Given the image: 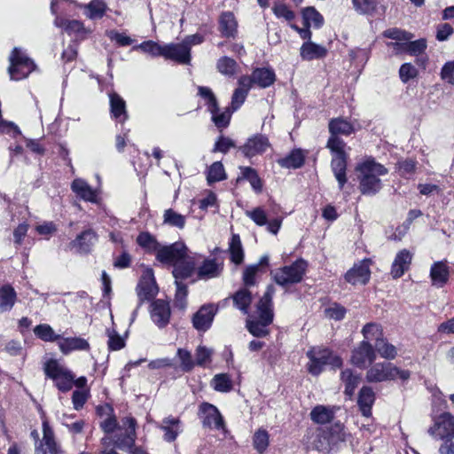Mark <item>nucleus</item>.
<instances>
[{
  "label": "nucleus",
  "mask_w": 454,
  "mask_h": 454,
  "mask_svg": "<svg viewBox=\"0 0 454 454\" xmlns=\"http://www.w3.org/2000/svg\"><path fill=\"white\" fill-rule=\"evenodd\" d=\"M156 259L161 263L172 264L175 279H186L195 272L196 261L187 254V247L182 242L160 246Z\"/></svg>",
  "instance_id": "f257e3e1"
},
{
  "label": "nucleus",
  "mask_w": 454,
  "mask_h": 454,
  "mask_svg": "<svg viewBox=\"0 0 454 454\" xmlns=\"http://www.w3.org/2000/svg\"><path fill=\"white\" fill-rule=\"evenodd\" d=\"M356 170L359 173L360 192L364 195H374L379 192L382 188L380 176L388 173L383 165L374 160H367L357 165Z\"/></svg>",
  "instance_id": "f03ea898"
},
{
  "label": "nucleus",
  "mask_w": 454,
  "mask_h": 454,
  "mask_svg": "<svg viewBox=\"0 0 454 454\" xmlns=\"http://www.w3.org/2000/svg\"><path fill=\"white\" fill-rule=\"evenodd\" d=\"M274 294V287L269 286L263 296L257 304L256 313L258 319H248L247 328L255 337H263L268 334L267 325L273 320V309L271 299Z\"/></svg>",
  "instance_id": "7ed1b4c3"
},
{
  "label": "nucleus",
  "mask_w": 454,
  "mask_h": 454,
  "mask_svg": "<svg viewBox=\"0 0 454 454\" xmlns=\"http://www.w3.org/2000/svg\"><path fill=\"white\" fill-rule=\"evenodd\" d=\"M45 376L51 379L61 392H68L74 386V373L59 360L51 358L43 363Z\"/></svg>",
  "instance_id": "20e7f679"
},
{
  "label": "nucleus",
  "mask_w": 454,
  "mask_h": 454,
  "mask_svg": "<svg viewBox=\"0 0 454 454\" xmlns=\"http://www.w3.org/2000/svg\"><path fill=\"white\" fill-rule=\"evenodd\" d=\"M411 372L401 370L395 364L387 362L377 363L366 372L365 379L370 383L395 380L399 378L403 381L409 380Z\"/></svg>",
  "instance_id": "39448f33"
},
{
  "label": "nucleus",
  "mask_w": 454,
  "mask_h": 454,
  "mask_svg": "<svg viewBox=\"0 0 454 454\" xmlns=\"http://www.w3.org/2000/svg\"><path fill=\"white\" fill-rule=\"evenodd\" d=\"M9 60L8 71L12 80L20 81L27 77L35 67L34 61L20 48L12 50Z\"/></svg>",
  "instance_id": "423d86ee"
},
{
  "label": "nucleus",
  "mask_w": 454,
  "mask_h": 454,
  "mask_svg": "<svg viewBox=\"0 0 454 454\" xmlns=\"http://www.w3.org/2000/svg\"><path fill=\"white\" fill-rule=\"evenodd\" d=\"M345 146L346 143L343 140L333 138L331 141H327V147L335 153L334 158L332 160L331 167L340 189H342L347 182V154L344 151Z\"/></svg>",
  "instance_id": "0eeeda50"
},
{
  "label": "nucleus",
  "mask_w": 454,
  "mask_h": 454,
  "mask_svg": "<svg viewBox=\"0 0 454 454\" xmlns=\"http://www.w3.org/2000/svg\"><path fill=\"white\" fill-rule=\"evenodd\" d=\"M43 438L35 444V454H62L63 450L57 442L53 428L46 419L42 422Z\"/></svg>",
  "instance_id": "6e6552de"
},
{
  "label": "nucleus",
  "mask_w": 454,
  "mask_h": 454,
  "mask_svg": "<svg viewBox=\"0 0 454 454\" xmlns=\"http://www.w3.org/2000/svg\"><path fill=\"white\" fill-rule=\"evenodd\" d=\"M137 421L133 417H125L121 419V428L125 430L124 434H116L114 443L121 450L129 452L135 446L137 433Z\"/></svg>",
  "instance_id": "1a4fd4ad"
},
{
  "label": "nucleus",
  "mask_w": 454,
  "mask_h": 454,
  "mask_svg": "<svg viewBox=\"0 0 454 454\" xmlns=\"http://www.w3.org/2000/svg\"><path fill=\"white\" fill-rule=\"evenodd\" d=\"M428 434L438 439H453L454 417L449 412H443L435 419L434 426L428 429Z\"/></svg>",
  "instance_id": "9d476101"
},
{
  "label": "nucleus",
  "mask_w": 454,
  "mask_h": 454,
  "mask_svg": "<svg viewBox=\"0 0 454 454\" xmlns=\"http://www.w3.org/2000/svg\"><path fill=\"white\" fill-rule=\"evenodd\" d=\"M199 416L204 427L215 429H222L224 427L219 410L211 403H201L199 408Z\"/></svg>",
  "instance_id": "9b49d317"
},
{
  "label": "nucleus",
  "mask_w": 454,
  "mask_h": 454,
  "mask_svg": "<svg viewBox=\"0 0 454 454\" xmlns=\"http://www.w3.org/2000/svg\"><path fill=\"white\" fill-rule=\"evenodd\" d=\"M140 303L145 300H151L158 293V287L152 269H145L140 278L137 287Z\"/></svg>",
  "instance_id": "f8f14e48"
},
{
  "label": "nucleus",
  "mask_w": 454,
  "mask_h": 454,
  "mask_svg": "<svg viewBox=\"0 0 454 454\" xmlns=\"http://www.w3.org/2000/svg\"><path fill=\"white\" fill-rule=\"evenodd\" d=\"M270 146L269 139L263 135H254L249 137L246 143L239 147V151L247 158H253L256 155L262 154Z\"/></svg>",
  "instance_id": "ddd939ff"
},
{
  "label": "nucleus",
  "mask_w": 454,
  "mask_h": 454,
  "mask_svg": "<svg viewBox=\"0 0 454 454\" xmlns=\"http://www.w3.org/2000/svg\"><path fill=\"white\" fill-rule=\"evenodd\" d=\"M302 20L305 27L298 28L294 26L293 27L298 30L302 39L310 40L311 32L309 27H320L324 22L323 16L314 7H307L302 11Z\"/></svg>",
  "instance_id": "4468645a"
},
{
  "label": "nucleus",
  "mask_w": 454,
  "mask_h": 454,
  "mask_svg": "<svg viewBox=\"0 0 454 454\" xmlns=\"http://www.w3.org/2000/svg\"><path fill=\"white\" fill-rule=\"evenodd\" d=\"M162 57L181 64H189L191 60L190 48L183 43L165 44Z\"/></svg>",
  "instance_id": "2eb2a0df"
},
{
  "label": "nucleus",
  "mask_w": 454,
  "mask_h": 454,
  "mask_svg": "<svg viewBox=\"0 0 454 454\" xmlns=\"http://www.w3.org/2000/svg\"><path fill=\"white\" fill-rule=\"evenodd\" d=\"M376 359L375 350L369 341L363 340L359 346L353 350L351 362L359 368H364L366 363H372Z\"/></svg>",
  "instance_id": "dca6fc26"
},
{
  "label": "nucleus",
  "mask_w": 454,
  "mask_h": 454,
  "mask_svg": "<svg viewBox=\"0 0 454 454\" xmlns=\"http://www.w3.org/2000/svg\"><path fill=\"white\" fill-rule=\"evenodd\" d=\"M216 310L212 304L202 306L192 317L194 328L198 331L206 332L211 326Z\"/></svg>",
  "instance_id": "f3484780"
},
{
  "label": "nucleus",
  "mask_w": 454,
  "mask_h": 454,
  "mask_svg": "<svg viewBox=\"0 0 454 454\" xmlns=\"http://www.w3.org/2000/svg\"><path fill=\"white\" fill-rule=\"evenodd\" d=\"M98 236L96 232L88 229L79 234L75 239L70 243L71 248H74L78 253L88 254L92 247L97 243Z\"/></svg>",
  "instance_id": "a211bd4d"
},
{
  "label": "nucleus",
  "mask_w": 454,
  "mask_h": 454,
  "mask_svg": "<svg viewBox=\"0 0 454 454\" xmlns=\"http://www.w3.org/2000/svg\"><path fill=\"white\" fill-rule=\"evenodd\" d=\"M151 317L159 326L164 327L168 325L170 317V308L167 301L156 300L151 305Z\"/></svg>",
  "instance_id": "6ab92c4d"
},
{
  "label": "nucleus",
  "mask_w": 454,
  "mask_h": 454,
  "mask_svg": "<svg viewBox=\"0 0 454 454\" xmlns=\"http://www.w3.org/2000/svg\"><path fill=\"white\" fill-rule=\"evenodd\" d=\"M73 192L80 199L96 203L98 201V192L93 189L85 180L82 178L74 179L71 184Z\"/></svg>",
  "instance_id": "aec40b11"
},
{
  "label": "nucleus",
  "mask_w": 454,
  "mask_h": 454,
  "mask_svg": "<svg viewBox=\"0 0 454 454\" xmlns=\"http://www.w3.org/2000/svg\"><path fill=\"white\" fill-rule=\"evenodd\" d=\"M412 260V254L403 249L399 251L392 263L391 275L394 278H401L410 268Z\"/></svg>",
  "instance_id": "412c9836"
},
{
  "label": "nucleus",
  "mask_w": 454,
  "mask_h": 454,
  "mask_svg": "<svg viewBox=\"0 0 454 454\" xmlns=\"http://www.w3.org/2000/svg\"><path fill=\"white\" fill-rule=\"evenodd\" d=\"M370 269L369 262L364 261L358 265H355L350 269L345 275V278L348 283L353 285L356 284H366L370 278Z\"/></svg>",
  "instance_id": "4be33fe9"
},
{
  "label": "nucleus",
  "mask_w": 454,
  "mask_h": 454,
  "mask_svg": "<svg viewBox=\"0 0 454 454\" xmlns=\"http://www.w3.org/2000/svg\"><path fill=\"white\" fill-rule=\"evenodd\" d=\"M159 428L164 432L163 439L168 442H174L182 432L180 419L172 416L165 418Z\"/></svg>",
  "instance_id": "5701e85b"
},
{
  "label": "nucleus",
  "mask_w": 454,
  "mask_h": 454,
  "mask_svg": "<svg viewBox=\"0 0 454 454\" xmlns=\"http://www.w3.org/2000/svg\"><path fill=\"white\" fill-rule=\"evenodd\" d=\"M329 132L331 136L328 141H331L333 138L337 140H341L339 136H348L355 131L354 126L343 118H334L329 121Z\"/></svg>",
  "instance_id": "b1692460"
},
{
  "label": "nucleus",
  "mask_w": 454,
  "mask_h": 454,
  "mask_svg": "<svg viewBox=\"0 0 454 454\" xmlns=\"http://www.w3.org/2000/svg\"><path fill=\"white\" fill-rule=\"evenodd\" d=\"M223 270L222 264L215 259H205L203 263L198 267L197 276L200 279H210L220 276Z\"/></svg>",
  "instance_id": "393cba45"
},
{
  "label": "nucleus",
  "mask_w": 454,
  "mask_h": 454,
  "mask_svg": "<svg viewBox=\"0 0 454 454\" xmlns=\"http://www.w3.org/2000/svg\"><path fill=\"white\" fill-rule=\"evenodd\" d=\"M238 22L231 12H223L219 17V30L223 36L235 37L237 35Z\"/></svg>",
  "instance_id": "a878e982"
},
{
  "label": "nucleus",
  "mask_w": 454,
  "mask_h": 454,
  "mask_svg": "<svg viewBox=\"0 0 454 454\" xmlns=\"http://www.w3.org/2000/svg\"><path fill=\"white\" fill-rule=\"evenodd\" d=\"M58 346L63 354H68L75 350H87L90 348L89 342L80 337L62 338L60 336Z\"/></svg>",
  "instance_id": "bb28decb"
},
{
  "label": "nucleus",
  "mask_w": 454,
  "mask_h": 454,
  "mask_svg": "<svg viewBox=\"0 0 454 454\" xmlns=\"http://www.w3.org/2000/svg\"><path fill=\"white\" fill-rule=\"evenodd\" d=\"M449 267L443 262H435L430 270V278L434 286L442 287L449 280Z\"/></svg>",
  "instance_id": "cd10ccee"
},
{
  "label": "nucleus",
  "mask_w": 454,
  "mask_h": 454,
  "mask_svg": "<svg viewBox=\"0 0 454 454\" xmlns=\"http://www.w3.org/2000/svg\"><path fill=\"white\" fill-rule=\"evenodd\" d=\"M109 99L112 117L120 122H124L128 119L125 101L116 93L109 94Z\"/></svg>",
  "instance_id": "c85d7f7f"
},
{
  "label": "nucleus",
  "mask_w": 454,
  "mask_h": 454,
  "mask_svg": "<svg viewBox=\"0 0 454 454\" xmlns=\"http://www.w3.org/2000/svg\"><path fill=\"white\" fill-rule=\"evenodd\" d=\"M84 15L92 20L102 19L108 10L105 0H91L82 6Z\"/></svg>",
  "instance_id": "c756f323"
},
{
  "label": "nucleus",
  "mask_w": 454,
  "mask_h": 454,
  "mask_svg": "<svg viewBox=\"0 0 454 454\" xmlns=\"http://www.w3.org/2000/svg\"><path fill=\"white\" fill-rule=\"evenodd\" d=\"M17 301V293L11 285L0 287V313L11 311Z\"/></svg>",
  "instance_id": "7c9ffc66"
},
{
  "label": "nucleus",
  "mask_w": 454,
  "mask_h": 454,
  "mask_svg": "<svg viewBox=\"0 0 454 454\" xmlns=\"http://www.w3.org/2000/svg\"><path fill=\"white\" fill-rule=\"evenodd\" d=\"M375 400V394L372 387H363L360 389L357 403L363 416L370 417L372 414V406Z\"/></svg>",
  "instance_id": "2f4dec72"
},
{
  "label": "nucleus",
  "mask_w": 454,
  "mask_h": 454,
  "mask_svg": "<svg viewBox=\"0 0 454 454\" xmlns=\"http://www.w3.org/2000/svg\"><path fill=\"white\" fill-rule=\"evenodd\" d=\"M306 267L307 263L302 259L297 260L288 267L286 266V286L289 283L300 282L302 279Z\"/></svg>",
  "instance_id": "473e14b6"
},
{
  "label": "nucleus",
  "mask_w": 454,
  "mask_h": 454,
  "mask_svg": "<svg viewBox=\"0 0 454 454\" xmlns=\"http://www.w3.org/2000/svg\"><path fill=\"white\" fill-rule=\"evenodd\" d=\"M326 49L324 46L314 43L309 40L301 47V56L303 59L312 60L321 59L326 55Z\"/></svg>",
  "instance_id": "72a5a7b5"
},
{
  "label": "nucleus",
  "mask_w": 454,
  "mask_h": 454,
  "mask_svg": "<svg viewBox=\"0 0 454 454\" xmlns=\"http://www.w3.org/2000/svg\"><path fill=\"white\" fill-rule=\"evenodd\" d=\"M228 251L231 262L239 265L244 262V249L239 234H232Z\"/></svg>",
  "instance_id": "f704fd0d"
},
{
  "label": "nucleus",
  "mask_w": 454,
  "mask_h": 454,
  "mask_svg": "<svg viewBox=\"0 0 454 454\" xmlns=\"http://www.w3.org/2000/svg\"><path fill=\"white\" fill-rule=\"evenodd\" d=\"M391 45L401 51L408 52L413 56H418L426 50L427 41L425 39H419L405 43H392Z\"/></svg>",
  "instance_id": "c9c22d12"
},
{
  "label": "nucleus",
  "mask_w": 454,
  "mask_h": 454,
  "mask_svg": "<svg viewBox=\"0 0 454 454\" xmlns=\"http://www.w3.org/2000/svg\"><path fill=\"white\" fill-rule=\"evenodd\" d=\"M324 365L329 364L333 368H340L342 365V360L340 356L333 355L327 348L312 349L309 351Z\"/></svg>",
  "instance_id": "e433bc0d"
},
{
  "label": "nucleus",
  "mask_w": 454,
  "mask_h": 454,
  "mask_svg": "<svg viewBox=\"0 0 454 454\" xmlns=\"http://www.w3.org/2000/svg\"><path fill=\"white\" fill-rule=\"evenodd\" d=\"M232 300L238 309H239L243 314H248L249 306L252 302V295L247 289L242 288L237 291L232 295Z\"/></svg>",
  "instance_id": "4c0bfd02"
},
{
  "label": "nucleus",
  "mask_w": 454,
  "mask_h": 454,
  "mask_svg": "<svg viewBox=\"0 0 454 454\" xmlns=\"http://www.w3.org/2000/svg\"><path fill=\"white\" fill-rule=\"evenodd\" d=\"M233 112L230 107L221 111L218 106L217 110L210 113L211 121L218 129L222 130L229 126Z\"/></svg>",
  "instance_id": "58836bf2"
},
{
  "label": "nucleus",
  "mask_w": 454,
  "mask_h": 454,
  "mask_svg": "<svg viewBox=\"0 0 454 454\" xmlns=\"http://www.w3.org/2000/svg\"><path fill=\"white\" fill-rule=\"evenodd\" d=\"M162 218L164 224L179 230L184 229L186 223V216L177 213L172 208L166 209Z\"/></svg>",
  "instance_id": "ea45409f"
},
{
  "label": "nucleus",
  "mask_w": 454,
  "mask_h": 454,
  "mask_svg": "<svg viewBox=\"0 0 454 454\" xmlns=\"http://www.w3.org/2000/svg\"><path fill=\"white\" fill-rule=\"evenodd\" d=\"M254 84L261 88L271 85L275 80V74L268 68H257L252 73Z\"/></svg>",
  "instance_id": "a19ab883"
},
{
  "label": "nucleus",
  "mask_w": 454,
  "mask_h": 454,
  "mask_svg": "<svg viewBox=\"0 0 454 454\" xmlns=\"http://www.w3.org/2000/svg\"><path fill=\"white\" fill-rule=\"evenodd\" d=\"M311 438H313L311 445L314 449L319 451H325L329 449L331 440L328 432L317 428L312 433Z\"/></svg>",
  "instance_id": "79ce46f5"
},
{
  "label": "nucleus",
  "mask_w": 454,
  "mask_h": 454,
  "mask_svg": "<svg viewBox=\"0 0 454 454\" xmlns=\"http://www.w3.org/2000/svg\"><path fill=\"white\" fill-rule=\"evenodd\" d=\"M198 96L204 100V105L207 106L209 113L217 110L219 106L217 98L209 87L199 86Z\"/></svg>",
  "instance_id": "37998d69"
},
{
  "label": "nucleus",
  "mask_w": 454,
  "mask_h": 454,
  "mask_svg": "<svg viewBox=\"0 0 454 454\" xmlns=\"http://www.w3.org/2000/svg\"><path fill=\"white\" fill-rule=\"evenodd\" d=\"M333 417V410L323 405L316 406L310 412L311 419L317 424L328 423L332 421Z\"/></svg>",
  "instance_id": "c03bdc74"
},
{
  "label": "nucleus",
  "mask_w": 454,
  "mask_h": 454,
  "mask_svg": "<svg viewBox=\"0 0 454 454\" xmlns=\"http://www.w3.org/2000/svg\"><path fill=\"white\" fill-rule=\"evenodd\" d=\"M374 350H376L380 356L385 359L392 360L397 356L396 348L388 343L384 338L377 340L374 344Z\"/></svg>",
  "instance_id": "a18cd8bd"
},
{
  "label": "nucleus",
  "mask_w": 454,
  "mask_h": 454,
  "mask_svg": "<svg viewBox=\"0 0 454 454\" xmlns=\"http://www.w3.org/2000/svg\"><path fill=\"white\" fill-rule=\"evenodd\" d=\"M34 333L35 334L36 337H38L43 341H59L60 339V335L55 333L52 327L47 324H42L35 326L34 329Z\"/></svg>",
  "instance_id": "49530a36"
},
{
  "label": "nucleus",
  "mask_w": 454,
  "mask_h": 454,
  "mask_svg": "<svg viewBox=\"0 0 454 454\" xmlns=\"http://www.w3.org/2000/svg\"><path fill=\"white\" fill-rule=\"evenodd\" d=\"M227 178L223 165L221 161L214 162L207 171V180L209 184Z\"/></svg>",
  "instance_id": "de8ad7c7"
},
{
  "label": "nucleus",
  "mask_w": 454,
  "mask_h": 454,
  "mask_svg": "<svg viewBox=\"0 0 454 454\" xmlns=\"http://www.w3.org/2000/svg\"><path fill=\"white\" fill-rule=\"evenodd\" d=\"M211 385L215 391L228 393L232 389V381L227 373H219L214 376Z\"/></svg>",
  "instance_id": "09e8293b"
},
{
  "label": "nucleus",
  "mask_w": 454,
  "mask_h": 454,
  "mask_svg": "<svg viewBox=\"0 0 454 454\" xmlns=\"http://www.w3.org/2000/svg\"><path fill=\"white\" fill-rule=\"evenodd\" d=\"M242 178L247 180L255 192H262V181L255 169L250 167H240Z\"/></svg>",
  "instance_id": "8fccbe9b"
},
{
  "label": "nucleus",
  "mask_w": 454,
  "mask_h": 454,
  "mask_svg": "<svg viewBox=\"0 0 454 454\" xmlns=\"http://www.w3.org/2000/svg\"><path fill=\"white\" fill-rule=\"evenodd\" d=\"M216 68L222 74L232 76L236 74L238 64L233 59L224 56L217 60Z\"/></svg>",
  "instance_id": "3c124183"
},
{
  "label": "nucleus",
  "mask_w": 454,
  "mask_h": 454,
  "mask_svg": "<svg viewBox=\"0 0 454 454\" xmlns=\"http://www.w3.org/2000/svg\"><path fill=\"white\" fill-rule=\"evenodd\" d=\"M341 380L345 384V394L351 396L360 382V378L354 375L351 370L346 369L341 372Z\"/></svg>",
  "instance_id": "603ef678"
},
{
  "label": "nucleus",
  "mask_w": 454,
  "mask_h": 454,
  "mask_svg": "<svg viewBox=\"0 0 454 454\" xmlns=\"http://www.w3.org/2000/svg\"><path fill=\"white\" fill-rule=\"evenodd\" d=\"M306 153L301 149L293 150L287 156H286V168H301L305 162Z\"/></svg>",
  "instance_id": "864d4df0"
},
{
  "label": "nucleus",
  "mask_w": 454,
  "mask_h": 454,
  "mask_svg": "<svg viewBox=\"0 0 454 454\" xmlns=\"http://www.w3.org/2000/svg\"><path fill=\"white\" fill-rule=\"evenodd\" d=\"M214 350L206 346L200 345L195 350V364L205 367L212 362Z\"/></svg>",
  "instance_id": "5fc2aeb1"
},
{
  "label": "nucleus",
  "mask_w": 454,
  "mask_h": 454,
  "mask_svg": "<svg viewBox=\"0 0 454 454\" xmlns=\"http://www.w3.org/2000/svg\"><path fill=\"white\" fill-rule=\"evenodd\" d=\"M133 50H139L144 53L151 55L152 57H159L162 56L163 45H160L154 41L149 40L134 46Z\"/></svg>",
  "instance_id": "6e6d98bb"
},
{
  "label": "nucleus",
  "mask_w": 454,
  "mask_h": 454,
  "mask_svg": "<svg viewBox=\"0 0 454 454\" xmlns=\"http://www.w3.org/2000/svg\"><path fill=\"white\" fill-rule=\"evenodd\" d=\"M137 242L141 247L150 252L157 253L160 247L156 239L149 232H141L137 238Z\"/></svg>",
  "instance_id": "4d7b16f0"
},
{
  "label": "nucleus",
  "mask_w": 454,
  "mask_h": 454,
  "mask_svg": "<svg viewBox=\"0 0 454 454\" xmlns=\"http://www.w3.org/2000/svg\"><path fill=\"white\" fill-rule=\"evenodd\" d=\"M366 341L380 340L383 338L381 326L376 323L366 324L362 330Z\"/></svg>",
  "instance_id": "13d9d810"
},
{
  "label": "nucleus",
  "mask_w": 454,
  "mask_h": 454,
  "mask_svg": "<svg viewBox=\"0 0 454 454\" xmlns=\"http://www.w3.org/2000/svg\"><path fill=\"white\" fill-rule=\"evenodd\" d=\"M176 356L180 361V367L184 372H191L196 365L195 360L192 359V354L189 350L178 348Z\"/></svg>",
  "instance_id": "bf43d9fd"
},
{
  "label": "nucleus",
  "mask_w": 454,
  "mask_h": 454,
  "mask_svg": "<svg viewBox=\"0 0 454 454\" xmlns=\"http://www.w3.org/2000/svg\"><path fill=\"white\" fill-rule=\"evenodd\" d=\"M107 345L110 350H120L125 346V340L114 330L107 329Z\"/></svg>",
  "instance_id": "052dcab7"
},
{
  "label": "nucleus",
  "mask_w": 454,
  "mask_h": 454,
  "mask_svg": "<svg viewBox=\"0 0 454 454\" xmlns=\"http://www.w3.org/2000/svg\"><path fill=\"white\" fill-rule=\"evenodd\" d=\"M184 279H175L176 286V291L175 295V304L179 309H184L186 307V296L187 287L182 283Z\"/></svg>",
  "instance_id": "680f3d73"
},
{
  "label": "nucleus",
  "mask_w": 454,
  "mask_h": 454,
  "mask_svg": "<svg viewBox=\"0 0 454 454\" xmlns=\"http://www.w3.org/2000/svg\"><path fill=\"white\" fill-rule=\"evenodd\" d=\"M254 447L260 453H263L269 445V434L265 430L259 429L254 433Z\"/></svg>",
  "instance_id": "e2e57ef3"
},
{
  "label": "nucleus",
  "mask_w": 454,
  "mask_h": 454,
  "mask_svg": "<svg viewBox=\"0 0 454 454\" xmlns=\"http://www.w3.org/2000/svg\"><path fill=\"white\" fill-rule=\"evenodd\" d=\"M325 315L330 319L341 320L346 315V309L340 304L333 303L325 309Z\"/></svg>",
  "instance_id": "0e129e2a"
},
{
  "label": "nucleus",
  "mask_w": 454,
  "mask_h": 454,
  "mask_svg": "<svg viewBox=\"0 0 454 454\" xmlns=\"http://www.w3.org/2000/svg\"><path fill=\"white\" fill-rule=\"evenodd\" d=\"M259 272V265H248L243 272V282L246 286H254L256 283V275Z\"/></svg>",
  "instance_id": "69168bd1"
},
{
  "label": "nucleus",
  "mask_w": 454,
  "mask_h": 454,
  "mask_svg": "<svg viewBox=\"0 0 454 454\" xmlns=\"http://www.w3.org/2000/svg\"><path fill=\"white\" fill-rule=\"evenodd\" d=\"M106 35L111 41L115 42L119 46H128L133 43V40L129 36L124 33H120L117 30H109L106 32Z\"/></svg>",
  "instance_id": "338daca9"
},
{
  "label": "nucleus",
  "mask_w": 454,
  "mask_h": 454,
  "mask_svg": "<svg viewBox=\"0 0 454 454\" xmlns=\"http://www.w3.org/2000/svg\"><path fill=\"white\" fill-rule=\"evenodd\" d=\"M89 391L86 389L74 390L72 395V403L74 410H81L89 398Z\"/></svg>",
  "instance_id": "774afa93"
}]
</instances>
